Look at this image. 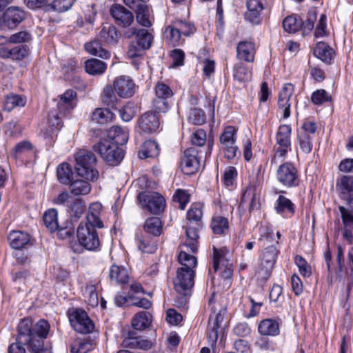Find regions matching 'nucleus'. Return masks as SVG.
Wrapping results in <instances>:
<instances>
[{"label":"nucleus","instance_id":"nucleus-1","mask_svg":"<svg viewBox=\"0 0 353 353\" xmlns=\"http://www.w3.org/2000/svg\"><path fill=\"white\" fill-rule=\"evenodd\" d=\"M50 330V325L44 319L36 323L30 316L21 319L17 326L16 342L9 345L8 353H26L23 345L30 353H52L50 344L45 342Z\"/></svg>","mask_w":353,"mask_h":353},{"label":"nucleus","instance_id":"nucleus-2","mask_svg":"<svg viewBox=\"0 0 353 353\" xmlns=\"http://www.w3.org/2000/svg\"><path fill=\"white\" fill-rule=\"evenodd\" d=\"M75 170L77 174L85 180L77 179L68 184L71 194L79 195L88 194L91 191L90 181L99 178V172L95 168L97 158L91 151L80 150L75 157Z\"/></svg>","mask_w":353,"mask_h":353},{"label":"nucleus","instance_id":"nucleus-3","mask_svg":"<svg viewBox=\"0 0 353 353\" xmlns=\"http://www.w3.org/2000/svg\"><path fill=\"white\" fill-rule=\"evenodd\" d=\"M204 205L201 202L192 203L187 211L186 219L188 220L185 234V246L193 253L198 250L199 234V232L203 226V210Z\"/></svg>","mask_w":353,"mask_h":353},{"label":"nucleus","instance_id":"nucleus-4","mask_svg":"<svg viewBox=\"0 0 353 353\" xmlns=\"http://www.w3.org/2000/svg\"><path fill=\"white\" fill-rule=\"evenodd\" d=\"M77 237L79 243L70 244L71 249L74 253H82L84 249L88 251L100 250L101 243L98 232L92 226L89 228L85 225L79 224L77 229Z\"/></svg>","mask_w":353,"mask_h":353},{"label":"nucleus","instance_id":"nucleus-5","mask_svg":"<svg viewBox=\"0 0 353 353\" xmlns=\"http://www.w3.org/2000/svg\"><path fill=\"white\" fill-rule=\"evenodd\" d=\"M214 296V294H213L208 301V306L210 307L212 312L209 316L206 330L208 342L211 347H214L216 344L219 333L222 331L221 323L227 314L225 307L221 306L218 310L215 305Z\"/></svg>","mask_w":353,"mask_h":353},{"label":"nucleus","instance_id":"nucleus-6","mask_svg":"<svg viewBox=\"0 0 353 353\" xmlns=\"http://www.w3.org/2000/svg\"><path fill=\"white\" fill-rule=\"evenodd\" d=\"M94 152L112 166H117L121 163L124 157V151L117 144L112 143L111 140L101 138L100 141L93 146Z\"/></svg>","mask_w":353,"mask_h":353},{"label":"nucleus","instance_id":"nucleus-7","mask_svg":"<svg viewBox=\"0 0 353 353\" xmlns=\"http://www.w3.org/2000/svg\"><path fill=\"white\" fill-rule=\"evenodd\" d=\"M137 200L143 210L155 216L162 214L166 208L165 199L157 192L141 191L137 196Z\"/></svg>","mask_w":353,"mask_h":353},{"label":"nucleus","instance_id":"nucleus-8","mask_svg":"<svg viewBox=\"0 0 353 353\" xmlns=\"http://www.w3.org/2000/svg\"><path fill=\"white\" fill-rule=\"evenodd\" d=\"M279 254L280 250L275 245L263 248L261 254V268L257 272V280L259 282L265 283L270 279Z\"/></svg>","mask_w":353,"mask_h":353},{"label":"nucleus","instance_id":"nucleus-9","mask_svg":"<svg viewBox=\"0 0 353 353\" xmlns=\"http://www.w3.org/2000/svg\"><path fill=\"white\" fill-rule=\"evenodd\" d=\"M277 181L287 188H297L300 185L301 176L295 164L285 161L279 165L276 172Z\"/></svg>","mask_w":353,"mask_h":353},{"label":"nucleus","instance_id":"nucleus-10","mask_svg":"<svg viewBox=\"0 0 353 353\" xmlns=\"http://www.w3.org/2000/svg\"><path fill=\"white\" fill-rule=\"evenodd\" d=\"M37 153V149L31 141L23 140L11 149L10 157L20 165H27L36 161Z\"/></svg>","mask_w":353,"mask_h":353},{"label":"nucleus","instance_id":"nucleus-11","mask_svg":"<svg viewBox=\"0 0 353 353\" xmlns=\"http://www.w3.org/2000/svg\"><path fill=\"white\" fill-rule=\"evenodd\" d=\"M245 6L244 19L254 26L261 24L270 10L268 0H247Z\"/></svg>","mask_w":353,"mask_h":353},{"label":"nucleus","instance_id":"nucleus-12","mask_svg":"<svg viewBox=\"0 0 353 353\" xmlns=\"http://www.w3.org/2000/svg\"><path fill=\"white\" fill-rule=\"evenodd\" d=\"M201 149L195 147L186 148L181 156L180 168L186 175H192L196 173L200 168Z\"/></svg>","mask_w":353,"mask_h":353},{"label":"nucleus","instance_id":"nucleus-13","mask_svg":"<svg viewBox=\"0 0 353 353\" xmlns=\"http://www.w3.org/2000/svg\"><path fill=\"white\" fill-rule=\"evenodd\" d=\"M28 17V12L20 6H11L6 8L0 17V27L16 29Z\"/></svg>","mask_w":353,"mask_h":353},{"label":"nucleus","instance_id":"nucleus-14","mask_svg":"<svg viewBox=\"0 0 353 353\" xmlns=\"http://www.w3.org/2000/svg\"><path fill=\"white\" fill-rule=\"evenodd\" d=\"M70 322L74 329L81 334H90L94 329V324L88 313L82 308H73L68 312Z\"/></svg>","mask_w":353,"mask_h":353},{"label":"nucleus","instance_id":"nucleus-15","mask_svg":"<svg viewBox=\"0 0 353 353\" xmlns=\"http://www.w3.org/2000/svg\"><path fill=\"white\" fill-rule=\"evenodd\" d=\"M160 121L158 113L154 111H147L137 119L136 130L140 134H151L158 132Z\"/></svg>","mask_w":353,"mask_h":353},{"label":"nucleus","instance_id":"nucleus-16","mask_svg":"<svg viewBox=\"0 0 353 353\" xmlns=\"http://www.w3.org/2000/svg\"><path fill=\"white\" fill-rule=\"evenodd\" d=\"M212 268L214 272L220 270V276L224 280L232 278L233 269L232 264L226 259V252L223 248L213 247Z\"/></svg>","mask_w":353,"mask_h":353},{"label":"nucleus","instance_id":"nucleus-17","mask_svg":"<svg viewBox=\"0 0 353 353\" xmlns=\"http://www.w3.org/2000/svg\"><path fill=\"white\" fill-rule=\"evenodd\" d=\"M152 40V35L147 30L139 29L136 37V42H132L129 46L128 57L130 58L141 57L143 51L150 48Z\"/></svg>","mask_w":353,"mask_h":353},{"label":"nucleus","instance_id":"nucleus-18","mask_svg":"<svg viewBox=\"0 0 353 353\" xmlns=\"http://www.w3.org/2000/svg\"><path fill=\"white\" fill-rule=\"evenodd\" d=\"M195 271L178 268L176 276L174 279V288L176 292L182 295H187L194 285Z\"/></svg>","mask_w":353,"mask_h":353},{"label":"nucleus","instance_id":"nucleus-19","mask_svg":"<svg viewBox=\"0 0 353 353\" xmlns=\"http://www.w3.org/2000/svg\"><path fill=\"white\" fill-rule=\"evenodd\" d=\"M110 14L115 24L122 28H129L134 20L133 13L119 3H114L110 6Z\"/></svg>","mask_w":353,"mask_h":353},{"label":"nucleus","instance_id":"nucleus-20","mask_svg":"<svg viewBox=\"0 0 353 353\" xmlns=\"http://www.w3.org/2000/svg\"><path fill=\"white\" fill-rule=\"evenodd\" d=\"M294 92V85L291 83L283 85L278 94L277 105L283 111L282 119H287L291 116V103L290 100Z\"/></svg>","mask_w":353,"mask_h":353},{"label":"nucleus","instance_id":"nucleus-21","mask_svg":"<svg viewBox=\"0 0 353 353\" xmlns=\"http://www.w3.org/2000/svg\"><path fill=\"white\" fill-rule=\"evenodd\" d=\"M112 86L114 92L121 98H130L135 93L136 84L129 76L121 75L116 77Z\"/></svg>","mask_w":353,"mask_h":353},{"label":"nucleus","instance_id":"nucleus-22","mask_svg":"<svg viewBox=\"0 0 353 353\" xmlns=\"http://www.w3.org/2000/svg\"><path fill=\"white\" fill-rule=\"evenodd\" d=\"M236 58L247 63H253L257 52L256 43L254 41H240L236 47Z\"/></svg>","mask_w":353,"mask_h":353},{"label":"nucleus","instance_id":"nucleus-23","mask_svg":"<svg viewBox=\"0 0 353 353\" xmlns=\"http://www.w3.org/2000/svg\"><path fill=\"white\" fill-rule=\"evenodd\" d=\"M281 320L279 318H265L257 323V332L261 336L276 337L280 334Z\"/></svg>","mask_w":353,"mask_h":353},{"label":"nucleus","instance_id":"nucleus-24","mask_svg":"<svg viewBox=\"0 0 353 353\" xmlns=\"http://www.w3.org/2000/svg\"><path fill=\"white\" fill-rule=\"evenodd\" d=\"M121 36V34L117 28L109 23H103L97 34L100 41L103 42L104 45L110 46H116Z\"/></svg>","mask_w":353,"mask_h":353},{"label":"nucleus","instance_id":"nucleus-25","mask_svg":"<svg viewBox=\"0 0 353 353\" xmlns=\"http://www.w3.org/2000/svg\"><path fill=\"white\" fill-rule=\"evenodd\" d=\"M78 95L72 89L66 90L61 95L57 103V108L60 114L68 116L77 107Z\"/></svg>","mask_w":353,"mask_h":353},{"label":"nucleus","instance_id":"nucleus-26","mask_svg":"<svg viewBox=\"0 0 353 353\" xmlns=\"http://www.w3.org/2000/svg\"><path fill=\"white\" fill-rule=\"evenodd\" d=\"M209 228L216 236H225L230 234V224L228 217L214 212L210 219Z\"/></svg>","mask_w":353,"mask_h":353},{"label":"nucleus","instance_id":"nucleus-27","mask_svg":"<svg viewBox=\"0 0 353 353\" xmlns=\"http://www.w3.org/2000/svg\"><path fill=\"white\" fill-rule=\"evenodd\" d=\"M157 239L142 232L136 233L135 243L139 251L145 254H153L157 250Z\"/></svg>","mask_w":353,"mask_h":353},{"label":"nucleus","instance_id":"nucleus-28","mask_svg":"<svg viewBox=\"0 0 353 353\" xmlns=\"http://www.w3.org/2000/svg\"><path fill=\"white\" fill-rule=\"evenodd\" d=\"M190 140L193 147L203 148L207 143L204 150L205 158L208 159L210 157L214 146V139L212 137L207 139L205 130L201 128L198 129L192 134Z\"/></svg>","mask_w":353,"mask_h":353},{"label":"nucleus","instance_id":"nucleus-29","mask_svg":"<svg viewBox=\"0 0 353 353\" xmlns=\"http://www.w3.org/2000/svg\"><path fill=\"white\" fill-rule=\"evenodd\" d=\"M336 268L334 271L335 278H330V283L343 282L346 285V263L344 259V250L341 244L336 245Z\"/></svg>","mask_w":353,"mask_h":353},{"label":"nucleus","instance_id":"nucleus-30","mask_svg":"<svg viewBox=\"0 0 353 353\" xmlns=\"http://www.w3.org/2000/svg\"><path fill=\"white\" fill-rule=\"evenodd\" d=\"M313 54L326 65H332L334 63L335 51L326 42L319 41L316 44Z\"/></svg>","mask_w":353,"mask_h":353},{"label":"nucleus","instance_id":"nucleus-31","mask_svg":"<svg viewBox=\"0 0 353 353\" xmlns=\"http://www.w3.org/2000/svg\"><path fill=\"white\" fill-rule=\"evenodd\" d=\"M141 232L158 239L163 232V222L158 216H150L145 219Z\"/></svg>","mask_w":353,"mask_h":353},{"label":"nucleus","instance_id":"nucleus-32","mask_svg":"<svg viewBox=\"0 0 353 353\" xmlns=\"http://www.w3.org/2000/svg\"><path fill=\"white\" fill-rule=\"evenodd\" d=\"M276 212L283 217H292L296 212L295 204L283 195H279L274 203Z\"/></svg>","mask_w":353,"mask_h":353},{"label":"nucleus","instance_id":"nucleus-33","mask_svg":"<svg viewBox=\"0 0 353 353\" xmlns=\"http://www.w3.org/2000/svg\"><path fill=\"white\" fill-rule=\"evenodd\" d=\"M232 76L234 81L240 83L248 82L252 77V66L239 61L232 68Z\"/></svg>","mask_w":353,"mask_h":353},{"label":"nucleus","instance_id":"nucleus-34","mask_svg":"<svg viewBox=\"0 0 353 353\" xmlns=\"http://www.w3.org/2000/svg\"><path fill=\"white\" fill-rule=\"evenodd\" d=\"M8 241L12 249L21 250L30 243V236L23 231L12 230L8 236Z\"/></svg>","mask_w":353,"mask_h":353},{"label":"nucleus","instance_id":"nucleus-35","mask_svg":"<svg viewBox=\"0 0 353 353\" xmlns=\"http://www.w3.org/2000/svg\"><path fill=\"white\" fill-rule=\"evenodd\" d=\"M153 316L148 311H140L136 313L132 319L131 324L136 330H145L152 324Z\"/></svg>","mask_w":353,"mask_h":353},{"label":"nucleus","instance_id":"nucleus-36","mask_svg":"<svg viewBox=\"0 0 353 353\" xmlns=\"http://www.w3.org/2000/svg\"><path fill=\"white\" fill-rule=\"evenodd\" d=\"M160 153V148L159 144L152 139L146 140L141 146L138 152V157L141 159L147 158H155Z\"/></svg>","mask_w":353,"mask_h":353},{"label":"nucleus","instance_id":"nucleus-37","mask_svg":"<svg viewBox=\"0 0 353 353\" xmlns=\"http://www.w3.org/2000/svg\"><path fill=\"white\" fill-rule=\"evenodd\" d=\"M103 42L100 41L99 39H95L84 45L85 50L90 54L98 57L101 59H107L110 57V53L108 50H105L102 46Z\"/></svg>","mask_w":353,"mask_h":353},{"label":"nucleus","instance_id":"nucleus-38","mask_svg":"<svg viewBox=\"0 0 353 353\" xmlns=\"http://www.w3.org/2000/svg\"><path fill=\"white\" fill-rule=\"evenodd\" d=\"M85 210L86 205L82 199H73L67 204L66 211L70 218L75 221L81 217Z\"/></svg>","mask_w":353,"mask_h":353},{"label":"nucleus","instance_id":"nucleus-39","mask_svg":"<svg viewBox=\"0 0 353 353\" xmlns=\"http://www.w3.org/2000/svg\"><path fill=\"white\" fill-rule=\"evenodd\" d=\"M115 118L114 114L109 108H97L90 115L92 121L101 125L111 123Z\"/></svg>","mask_w":353,"mask_h":353},{"label":"nucleus","instance_id":"nucleus-40","mask_svg":"<svg viewBox=\"0 0 353 353\" xmlns=\"http://www.w3.org/2000/svg\"><path fill=\"white\" fill-rule=\"evenodd\" d=\"M105 139L111 140L112 143L121 147L128 142V135L121 127L114 125L108 130Z\"/></svg>","mask_w":353,"mask_h":353},{"label":"nucleus","instance_id":"nucleus-41","mask_svg":"<svg viewBox=\"0 0 353 353\" xmlns=\"http://www.w3.org/2000/svg\"><path fill=\"white\" fill-rule=\"evenodd\" d=\"M164 33L166 42L172 47H177L185 42L184 39L181 41L182 36L174 21L165 27Z\"/></svg>","mask_w":353,"mask_h":353},{"label":"nucleus","instance_id":"nucleus-42","mask_svg":"<svg viewBox=\"0 0 353 353\" xmlns=\"http://www.w3.org/2000/svg\"><path fill=\"white\" fill-rule=\"evenodd\" d=\"M57 176L59 182L68 185L74 180V172L71 165L67 162L59 164L57 168Z\"/></svg>","mask_w":353,"mask_h":353},{"label":"nucleus","instance_id":"nucleus-43","mask_svg":"<svg viewBox=\"0 0 353 353\" xmlns=\"http://www.w3.org/2000/svg\"><path fill=\"white\" fill-rule=\"evenodd\" d=\"M336 187L339 198L353 194V175H343L338 179Z\"/></svg>","mask_w":353,"mask_h":353},{"label":"nucleus","instance_id":"nucleus-44","mask_svg":"<svg viewBox=\"0 0 353 353\" xmlns=\"http://www.w3.org/2000/svg\"><path fill=\"white\" fill-rule=\"evenodd\" d=\"M85 71L90 75H101L107 70V63L104 61L91 58L85 61Z\"/></svg>","mask_w":353,"mask_h":353},{"label":"nucleus","instance_id":"nucleus-45","mask_svg":"<svg viewBox=\"0 0 353 353\" xmlns=\"http://www.w3.org/2000/svg\"><path fill=\"white\" fill-rule=\"evenodd\" d=\"M318 123L313 117H308L302 121L301 125L296 129V133L314 137L318 131Z\"/></svg>","mask_w":353,"mask_h":353},{"label":"nucleus","instance_id":"nucleus-46","mask_svg":"<svg viewBox=\"0 0 353 353\" xmlns=\"http://www.w3.org/2000/svg\"><path fill=\"white\" fill-rule=\"evenodd\" d=\"M43 221L45 226L50 232L59 229L58 211L55 208H50L45 211L43 215Z\"/></svg>","mask_w":353,"mask_h":353},{"label":"nucleus","instance_id":"nucleus-47","mask_svg":"<svg viewBox=\"0 0 353 353\" xmlns=\"http://www.w3.org/2000/svg\"><path fill=\"white\" fill-rule=\"evenodd\" d=\"M26 103V100L24 97L19 94H8L5 96L3 102V110L5 111L10 112L16 107H23Z\"/></svg>","mask_w":353,"mask_h":353},{"label":"nucleus","instance_id":"nucleus-48","mask_svg":"<svg viewBox=\"0 0 353 353\" xmlns=\"http://www.w3.org/2000/svg\"><path fill=\"white\" fill-rule=\"evenodd\" d=\"M239 128L234 125L225 126L219 136L221 145L236 143Z\"/></svg>","mask_w":353,"mask_h":353},{"label":"nucleus","instance_id":"nucleus-49","mask_svg":"<svg viewBox=\"0 0 353 353\" xmlns=\"http://www.w3.org/2000/svg\"><path fill=\"white\" fill-rule=\"evenodd\" d=\"M110 278L119 284H125L128 282V274L127 270L123 266L113 264L110 269Z\"/></svg>","mask_w":353,"mask_h":353},{"label":"nucleus","instance_id":"nucleus-50","mask_svg":"<svg viewBox=\"0 0 353 353\" xmlns=\"http://www.w3.org/2000/svg\"><path fill=\"white\" fill-rule=\"evenodd\" d=\"M134 11L139 24L145 28H150L152 25L150 19V9L148 5H141Z\"/></svg>","mask_w":353,"mask_h":353},{"label":"nucleus","instance_id":"nucleus-51","mask_svg":"<svg viewBox=\"0 0 353 353\" xmlns=\"http://www.w3.org/2000/svg\"><path fill=\"white\" fill-rule=\"evenodd\" d=\"M114 92L113 86L110 85H106L103 88L101 96L102 103L108 107L116 109L118 99Z\"/></svg>","mask_w":353,"mask_h":353},{"label":"nucleus","instance_id":"nucleus-52","mask_svg":"<svg viewBox=\"0 0 353 353\" xmlns=\"http://www.w3.org/2000/svg\"><path fill=\"white\" fill-rule=\"evenodd\" d=\"M79 69L78 61L75 58H71L62 65L61 72L66 80L71 81Z\"/></svg>","mask_w":353,"mask_h":353},{"label":"nucleus","instance_id":"nucleus-53","mask_svg":"<svg viewBox=\"0 0 353 353\" xmlns=\"http://www.w3.org/2000/svg\"><path fill=\"white\" fill-rule=\"evenodd\" d=\"M259 237L258 241L261 246L264 247L266 243H272L274 240V231L271 225L266 223L261 225L259 228Z\"/></svg>","mask_w":353,"mask_h":353},{"label":"nucleus","instance_id":"nucleus-54","mask_svg":"<svg viewBox=\"0 0 353 353\" xmlns=\"http://www.w3.org/2000/svg\"><path fill=\"white\" fill-rule=\"evenodd\" d=\"M300 27V17L297 14L288 16L283 20V28L288 33L297 32Z\"/></svg>","mask_w":353,"mask_h":353},{"label":"nucleus","instance_id":"nucleus-55","mask_svg":"<svg viewBox=\"0 0 353 353\" xmlns=\"http://www.w3.org/2000/svg\"><path fill=\"white\" fill-rule=\"evenodd\" d=\"M178 261L181 264V267L179 268H183L190 270H194V269L197 265V259L196 258L187 253L185 251H181L178 256Z\"/></svg>","mask_w":353,"mask_h":353},{"label":"nucleus","instance_id":"nucleus-56","mask_svg":"<svg viewBox=\"0 0 353 353\" xmlns=\"http://www.w3.org/2000/svg\"><path fill=\"white\" fill-rule=\"evenodd\" d=\"M174 21L181 36L188 37L193 35L196 31V28L192 22L181 19H176Z\"/></svg>","mask_w":353,"mask_h":353},{"label":"nucleus","instance_id":"nucleus-57","mask_svg":"<svg viewBox=\"0 0 353 353\" xmlns=\"http://www.w3.org/2000/svg\"><path fill=\"white\" fill-rule=\"evenodd\" d=\"M168 57L172 61L170 68H176L184 65L185 54L183 50L174 48L169 52Z\"/></svg>","mask_w":353,"mask_h":353},{"label":"nucleus","instance_id":"nucleus-58","mask_svg":"<svg viewBox=\"0 0 353 353\" xmlns=\"http://www.w3.org/2000/svg\"><path fill=\"white\" fill-rule=\"evenodd\" d=\"M238 176V171L234 166L225 168L222 178L223 185L228 188H233Z\"/></svg>","mask_w":353,"mask_h":353},{"label":"nucleus","instance_id":"nucleus-59","mask_svg":"<svg viewBox=\"0 0 353 353\" xmlns=\"http://www.w3.org/2000/svg\"><path fill=\"white\" fill-rule=\"evenodd\" d=\"M188 120L190 123L201 125L206 122L205 112L201 108H191Z\"/></svg>","mask_w":353,"mask_h":353},{"label":"nucleus","instance_id":"nucleus-60","mask_svg":"<svg viewBox=\"0 0 353 353\" xmlns=\"http://www.w3.org/2000/svg\"><path fill=\"white\" fill-rule=\"evenodd\" d=\"M292 129L290 124H281L277 129L275 134L276 141H280L283 143L292 142Z\"/></svg>","mask_w":353,"mask_h":353},{"label":"nucleus","instance_id":"nucleus-61","mask_svg":"<svg viewBox=\"0 0 353 353\" xmlns=\"http://www.w3.org/2000/svg\"><path fill=\"white\" fill-rule=\"evenodd\" d=\"M274 155L271 159V163H274L276 161V156L279 157L285 158L287 157L289 152L292 150V142L283 143L280 141H276L274 145Z\"/></svg>","mask_w":353,"mask_h":353},{"label":"nucleus","instance_id":"nucleus-62","mask_svg":"<svg viewBox=\"0 0 353 353\" xmlns=\"http://www.w3.org/2000/svg\"><path fill=\"white\" fill-rule=\"evenodd\" d=\"M294 263L299 268V273L304 278H309L312 275V267L309 263L301 255L294 256Z\"/></svg>","mask_w":353,"mask_h":353},{"label":"nucleus","instance_id":"nucleus-63","mask_svg":"<svg viewBox=\"0 0 353 353\" xmlns=\"http://www.w3.org/2000/svg\"><path fill=\"white\" fill-rule=\"evenodd\" d=\"M331 101V95L324 89L316 90L311 94V101L316 105H321L325 102H330Z\"/></svg>","mask_w":353,"mask_h":353},{"label":"nucleus","instance_id":"nucleus-64","mask_svg":"<svg viewBox=\"0 0 353 353\" xmlns=\"http://www.w3.org/2000/svg\"><path fill=\"white\" fill-rule=\"evenodd\" d=\"M346 267V285L350 290L353 284V246L348 251Z\"/></svg>","mask_w":353,"mask_h":353}]
</instances>
